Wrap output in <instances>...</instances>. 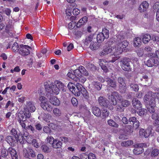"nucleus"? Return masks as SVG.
Here are the masks:
<instances>
[{
    "label": "nucleus",
    "mask_w": 159,
    "mask_h": 159,
    "mask_svg": "<svg viewBox=\"0 0 159 159\" xmlns=\"http://www.w3.org/2000/svg\"><path fill=\"white\" fill-rule=\"evenodd\" d=\"M109 101L105 98L100 96L98 98V102L99 105L102 107L108 108L110 110H113V105H116L117 104V101L116 98L119 100H120L122 96L117 92H111L110 95L108 96Z\"/></svg>",
    "instance_id": "1"
},
{
    "label": "nucleus",
    "mask_w": 159,
    "mask_h": 159,
    "mask_svg": "<svg viewBox=\"0 0 159 159\" xmlns=\"http://www.w3.org/2000/svg\"><path fill=\"white\" fill-rule=\"evenodd\" d=\"M82 33L80 31H76L75 32V35L77 38H79L81 37Z\"/></svg>",
    "instance_id": "55"
},
{
    "label": "nucleus",
    "mask_w": 159,
    "mask_h": 159,
    "mask_svg": "<svg viewBox=\"0 0 159 159\" xmlns=\"http://www.w3.org/2000/svg\"><path fill=\"white\" fill-rule=\"evenodd\" d=\"M107 123L110 126L118 128L119 126L112 119L108 120Z\"/></svg>",
    "instance_id": "39"
},
{
    "label": "nucleus",
    "mask_w": 159,
    "mask_h": 159,
    "mask_svg": "<svg viewBox=\"0 0 159 159\" xmlns=\"http://www.w3.org/2000/svg\"><path fill=\"white\" fill-rule=\"evenodd\" d=\"M109 112L106 110H104L102 112V119H103L108 116Z\"/></svg>",
    "instance_id": "50"
},
{
    "label": "nucleus",
    "mask_w": 159,
    "mask_h": 159,
    "mask_svg": "<svg viewBox=\"0 0 159 159\" xmlns=\"http://www.w3.org/2000/svg\"><path fill=\"white\" fill-rule=\"evenodd\" d=\"M54 114L56 116H59L61 114L60 110L57 108H55L53 110Z\"/></svg>",
    "instance_id": "51"
},
{
    "label": "nucleus",
    "mask_w": 159,
    "mask_h": 159,
    "mask_svg": "<svg viewBox=\"0 0 159 159\" xmlns=\"http://www.w3.org/2000/svg\"><path fill=\"white\" fill-rule=\"evenodd\" d=\"M16 139L15 138V137L11 136H7L6 139V140L7 142L10 145H12V144H14V143L15 142Z\"/></svg>",
    "instance_id": "31"
},
{
    "label": "nucleus",
    "mask_w": 159,
    "mask_h": 159,
    "mask_svg": "<svg viewBox=\"0 0 159 159\" xmlns=\"http://www.w3.org/2000/svg\"><path fill=\"white\" fill-rule=\"evenodd\" d=\"M20 49V46H19L17 42H15L12 45L11 48L12 51L13 52H18Z\"/></svg>",
    "instance_id": "33"
},
{
    "label": "nucleus",
    "mask_w": 159,
    "mask_h": 159,
    "mask_svg": "<svg viewBox=\"0 0 159 159\" xmlns=\"http://www.w3.org/2000/svg\"><path fill=\"white\" fill-rule=\"evenodd\" d=\"M142 43L141 39L140 38H135L134 40V47H139Z\"/></svg>",
    "instance_id": "35"
},
{
    "label": "nucleus",
    "mask_w": 159,
    "mask_h": 159,
    "mask_svg": "<svg viewBox=\"0 0 159 159\" xmlns=\"http://www.w3.org/2000/svg\"><path fill=\"white\" fill-rule=\"evenodd\" d=\"M150 58L146 62V65L148 66L151 67L153 66L154 65L156 66H157L159 64V61L157 59H156L154 57L152 56H149V53L147 55Z\"/></svg>",
    "instance_id": "9"
},
{
    "label": "nucleus",
    "mask_w": 159,
    "mask_h": 159,
    "mask_svg": "<svg viewBox=\"0 0 159 159\" xmlns=\"http://www.w3.org/2000/svg\"><path fill=\"white\" fill-rule=\"evenodd\" d=\"M118 81L119 84L120 92L121 93H124L126 91V87L125 79L121 77L118 78Z\"/></svg>",
    "instance_id": "8"
},
{
    "label": "nucleus",
    "mask_w": 159,
    "mask_h": 159,
    "mask_svg": "<svg viewBox=\"0 0 159 159\" xmlns=\"http://www.w3.org/2000/svg\"><path fill=\"white\" fill-rule=\"evenodd\" d=\"M130 59L128 58L124 57L120 61L121 66L124 70L129 71L131 70V66L130 65Z\"/></svg>",
    "instance_id": "6"
},
{
    "label": "nucleus",
    "mask_w": 159,
    "mask_h": 159,
    "mask_svg": "<svg viewBox=\"0 0 159 159\" xmlns=\"http://www.w3.org/2000/svg\"><path fill=\"white\" fill-rule=\"evenodd\" d=\"M51 85V86H49L48 88L46 89V91L50 94H58L59 92V89L55 85Z\"/></svg>",
    "instance_id": "11"
},
{
    "label": "nucleus",
    "mask_w": 159,
    "mask_h": 159,
    "mask_svg": "<svg viewBox=\"0 0 159 159\" xmlns=\"http://www.w3.org/2000/svg\"><path fill=\"white\" fill-rule=\"evenodd\" d=\"M98 45V44L97 43L93 42L91 43L89 46V48L92 50H95L97 49Z\"/></svg>",
    "instance_id": "42"
},
{
    "label": "nucleus",
    "mask_w": 159,
    "mask_h": 159,
    "mask_svg": "<svg viewBox=\"0 0 159 159\" xmlns=\"http://www.w3.org/2000/svg\"><path fill=\"white\" fill-rule=\"evenodd\" d=\"M132 105L137 110H140L142 107V104L137 99H134L132 101Z\"/></svg>",
    "instance_id": "16"
},
{
    "label": "nucleus",
    "mask_w": 159,
    "mask_h": 159,
    "mask_svg": "<svg viewBox=\"0 0 159 159\" xmlns=\"http://www.w3.org/2000/svg\"><path fill=\"white\" fill-rule=\"evenodd\" d=\"M108 62L105 60L101 59L99 62V64L101 68L104 71L107 73L108 71V69L107 66Z\"/></svg>",
    "instance_id": "15"
},
{
    "label": "nucleus",
    "mask_w": 159,
    "mask_h": 159,
    "mask_svg": "<svg viewBox=\"0 0 159 159\" xmlns=\"http://www.w3.org/2000/svg\"><path fill=\"white\" fill-rule=\"evenodd\" d=\"M74 73L77 76H79L80 73L86 76L88 75V71L85 68L82 66H79L78 69L75 70L74 71Z\"/></svg>",
    "instance_id": "10"
},
{
    "label": "nucleus",
    "mask_w": 159,
    "mask_h": 159,
    "mask_svg": "<svg viewBox=\"0 0 159 159\" xmlns=\"http://www.w3.org/2000/svg\"><path fill=\"white\" fill-rule=\"evenodd\" d=\"M159 154V150L156 149H154L153 150L151 153V155L152 157L157 156H158Z\"/></svg>",
    "instance_id": "48"
},
{
    "label": "nucleus",
    "mask_w": 159,
    "mask_h": 159,
    "mask_svg": "<svg viewBox=\"0 0 159 159\" xmlns=\"http://www.w3.org/2000/svg\"><path fill=\"white\" fill-rule=\"evenodd\" d=\"M1 152V155L2 157H6L8 156L9 153V148L7 150L4 148H2Z\"/></svg>",
    "instance_id": "34"
},
{
    "label": "nucleus",
    "mask_w": 159,
    "mask_h": 159,
    "mask_svg": "<svg viewBox=\"0 0 159 159\" xmlns=\"http://www.w3.org/2000/svg\"><path fill=\"white\" fill-rule=\"evenodd\" d=\"M149 106L148 108V111L151 113H153L155 111V107H156L155 101V98H153L151 99L149 103Z\"/></svg>",
    "instance_id": "12"
},
{
    "label": "nucleus",
    "mask_w": 159,
    "mask_h": 159,
    "mask_svg": "<svg viewBox=\"0 0 159 159\" xmlns=\"http://www.w3.org/2000/svg\"><path fill=\"white\" fill-rule=\"evenodd\" d=\"M151 132V130H140L139 134L141 137L147 138L149 136Z\"/></svg>",
    "instance_id": "18"
},
{
    "label": "nucleus",
    "mask_w": 159,
    "mask_h": 159,
    "mask_svg": "<svg viewBox=\"0 0 159 159\" xmlns=\"http://www.w3.org/2000/svg\"><path fill=\"white\" fill-rule=\"evenodd\" d=\"M81 93L85 99H88L89 98V96L88 92L83 85L81 89V92H80V94Z\"/></svg>",
    "instance_id": "32"
},
{
    "label": "nucleus",
    "mask_w": 159,
    "mask_h": 159,
    "mask_svg": "<svg viewBox=\"0 0 159 159\" xmlns=\"http://www.w3.org/2000/svg\"><path fill=\"white\" fill-rule=\"evenodd\" d=\"M31 48V47L28 45L21 44L20 45V49L18 53L23 57L28 56L30 53L29 49Z\"/></svg>",
    "instance_id": "7"
},
{
    "label": "nucleus",
    "mask_w": 159,
    "mask_h": 159,
    "mask_svg": "<svg viewBox=\"0 0 159 159\" xmlns=\"http://www.w3.org/2000/svg\"><path fill=\"white\" fill-rule=\"evenodd\" d=\"M134 153L135 155H139L142 153L144 152V149L143 147L139 145H137V147L134 149L133 150Z\"/></svg>",
    "instance_id": "21"
},
{
    "label": "nucleus",
    "mask_w": 159,
    "mask_h": 159,
    "mask_svg": "<svg viewBox=\"0 0 159 159\" xmlns=\"http://www.w3.org/2000/svg\"><path fill=\"white\" fill-rule=\"evenodd\" d=\"M139 125V122L138 120L135 121L130 125H128L127 128L129 129H137Z\"/></svg>",
    "instance_id": "27"
},
{
    "label": "nucleus",
    "mask_w": 159,
    "mask_h": 159,
    "mask_svg": "<svg viewBox=\"0 0 159 159\" xmlns=\"http://www.w3.org/2000/svg\"><path fill=\"white\" fill-rule=\"evenodd\" d=\"M150 76V73H148L143 75V78L145 80V81H147L149 79V76Z\"/></svg>",
    "instance_id": "60"
},
{
    "label": "nucleus",
    "mask_w": 159,
    "mask_h": 159,
    "mask_svg": "<svg viewBox=\"0 0 159 159\" xmlns=\"http://www.w3.org/2000/svg\"><path fill=\"white\" fill-rule=\"evenodd\" d=\"M133 142L132 140H127L121 143V145L122 146L127 147L129 146L132 145Z\"/></svg>",
    "instance_id": "38"
},
{
    "label": "nucleus",
    "mask_w": 159,
    "mask_h": 159,
    "mask_svg": "<svg viewBox=\"0 0 159 159\" xmlns=\"http://www.w3.org/2000/svg\"><path fill=\"white\" fill-rule=\"evenodd\" d=\"M137 121L136 118L135 117H130L129 119V121L131 125Z\"/></svg>",
    "instance_id": "59"
},
{
    "label": "nucleus",
    "mask_w": 159,
    "mask_h": 159,
    "mask_svg": "<svg viewBox=\"0 0 159 159\" xmlns=\"http://www.w3.org/2000/svg\"><path fill=\"white\" fill-rule=\"evenodd\" d=\"M149 56L154 57L156 59L158 58L159 60V51L157 50L155 51V53H149Z\"/></svg>",
    "instance_id": "44"
},
{
    "label": "nucleus",
    "mask_w": 159,
    "mask_h": 159,
    "mask_svg": "<svg viewBox=\"0 0 159 159\" xmlns=\"http://www.w3.org/2000/svg\"><path fill=\"white\" fill-rule=\"evenodd\" d=\"M105 39L106 37L104 36L103 33H100L97 35V40L98 43H100L103 41Z\"/></svg>",
    "instance_id": "37"
},
{
    "label": "nucleus",
    "mask_w": 159,
    "mask_h": 159,
    "mask_svg": "<svg viewBox=\"0 0 159 159\" xmlns=\"http://www.w3.org/2000/svg\"><path fill=\"white\" fill-rule=\"evenodd\" d=\"M41 148L43 151L45 152H48L50 151V149L49 147L45 144L42 146Z\"/></svg>",
    "instance_id": "47"
},
{
    "label": "nucleus",
    "mask_w": 159,
    "mask_h": 159,
    "mask_svg": "<svg viewBox=\"0 0 159 159\" xmlns=\"http://www.w3.org/2000/svg\"><path fill=\"white\" fill-rule=\"evenodd\" d=\"M55 85L59 89L63 90L64 86V84L58 80H56L54 82Z\"/></svg>",
    "instance_id": "36"
},
{
    "label": "nucleus",
    "mask_w": 159,
    "mask_h": 159,
    "mask_svg": "<svg viewBox=\"0 0 159 159\" xmlns=\"http://www.w3.org/2000/svg\"><path fill=\"white\" fill-rule=\"evenodd\" d=\"M101 33H103L104 36L106 37V39H108L109 37V30L106 28H103L102 31Z\"/></svg>",
    "instance_id": "43"
},
{
    "label": "nucleus",
    "mask_w": 159,
    "mask_h": 159,
    "mask_svg": "<svg viewBox=\"0 0 159 159\" xmlns=\"http://www.w3.org/2000/svg\"><path fill=\"white\" fill-rule=\"evenodd\" d=\"M88 18L86 16H84L81 18L76 24V26L77 27H80L82 25L86 23L88 21Z\"/></svg>",
    "instance_id": "26"
},
{
    "label": "nucleus",
    "mask_w": 159,
    "mask_h": 159,
    "mask_svg": "<svg viewBox=\"0 0 159 159\" xmlns=\"http://www.w3.org/2000/svg\"><path fill=\"white\" fill-rule=\"evenodd\" d=\"M26 110L31 112H34L35 109L34 104L31 102H28L26 106Z\"/></svg>",
    "instance_id": "23"
},
{
    "label": "nucleus",
    "mask_w": 159,
    "mask_h": 159,
    "mask_svg": "<svg viewBox=\"0 0 159 159\" xmlns=\"http://www.w3.org/2000/svg\"><path fill=\"white\" fill-rule=\"evenodd\" d=\"M131 88L133 90L137 92L139 90V86L135 84H131L130 85Z\"/></svg>",
    "instance_id": "46"
},
{
    "label": "nucleus",
    "mask_w": 159,
    "mask_h": 159,
    "mask_svg": "<svg viewBox=\"0 0 159 159\" xmlns=\"http://www.w3.org/2000/svg\"><path fill=\"white\" fill-rule=\"evenodd\" d=\"M150 35L148 34H144L143 36V42L145 44L147 43L151 39Z\"/></svg>",
    "instance_id": "30"
},
{
    "label": "nucleus",
    "mask_w": 159,
    "mask_h": 159,
    "mask_svg": "<svg viewBox=\"0 0 159 159\" xmlns=\"http://www.w3.org/2000/svg\"><path fill=\"white\" fill-rule=\"evenodd\" d=\"M14 30L13 25H12V22L11 20H8V24L6 25L5 30L13 31Z\"/></svg>",
    "instance_id": "29"
},
{
    "label": "nucleus",
    "mask_w": 159,
    "mask_h": 159,
    "mask_svg": "<svg viewBox=\"0 0 159 159\" xmlns=\"http://www.w3.org/2000/svg\"><path fill=\"white\" fill-rule=\"evenodd\" d=\"M48 126H47L48 127V129H55L56 125L52 123H49L48 124Z\"/></svg>",
    "instance_id": "54"
},
{
    "label": "nucleus",
    "mask_w": 159,
    "mask_h": 159,
    "mask_svg": "<svg viewBox=\"0 0 159 159\" xmlns=\"http://www.w3.org/2000/svg\"><path fill=\"white\" fill-rule=\"evenodd\" d=\"M50 102L53 105L58 106L60 104L59 99L56 97L53 96L50 98Z\"/></svg>",
    "instance_id": "25"
},
{
    "label": "nucleus",
    "mask_w": 159,
    "mask_h": 159,
    "mask_svg": "<svg viewBox=\"0 0 159 159\" xmlns=\"http://www.w3.org/2000/svg\"><path fill=\"white\" fill-rule=\"evenodd\" d=\"M25 112L23 111H20L16 114V119L19 122L22 127L26 129H34L33 127L31 125L30 123H29L26 121L27 118H29L30 116V111L25 109Z\"/></svg>",
    "instance_id": "2"
},
{
    "label": "nucleus",
    "mask_w": 159,
    "mask_h": 159,
    "mask_svg": "<svg viewBox=\"0 0 159 159\" xmlns=\"http://www.w3.org/2000/svg\"><path fill=\"white\" fill-rule=\"evenodd\" d=\"M92 112L94 115L97 116L99 117L101 115V111L100 109L96 107H93Z\"/></svg>",
    "instance_id": "28"
},
{
    "label": "nucleus",
    "mask_w": 159,
    "mask_h": 159,
    "mask_svg": "<svg viewBox=\"0 0 159 159\" xmlns=\"http://www.w3.org/2000/svg\"><path fill=\"white\" fill-rule=\"evenodd\" d=\"M39 99L41 102L40 106L45 111L49 112L52 110V107L47 98L44 96L39 97Z\"/></svg>",
    "instance_id": "5"
},
{
    "label": "nucleus",
    "mask_w": 159,
    "mask_h": 159,
    "mask_svg": "<svg viewBox=\"0 0 159 159\" xmlns=\"http://www.w3.org/2000/svg\"><path fill=\"white\" fill-rule=\"evenodd\" d=\"M76 86V89L74 84L71 82L69 83L67 85V87L70 90L75 96H78L80 95L82 85L79 83H77Z\"/></svg>",
    "instance_id": "3"
},
{
    "label": "nucleus",
    "mask_w": 159,
    "mask_h": 159,
    "mask_svg": "<svg viewBox=\"0 0 159 159\" xmlns=\"http://www.w3.org/2000/svg\"><path fill=\"white\" fill-rule=\"evenodd\" d=\"M92 83L95 86V87L98 90H100L101 89L102 85L100 83L93 81Z\"/></svg>",
    "instance_id": "45"
},
{
    "label": "nucleus",
    "mask_w": 159,
    "mask_h": 159,
    "mask_svg": "<svg viewBox=\"0 0 159 159\" xmlns=\"http://www.w3.org/2000/svg\"><path fill=\"white\" fill-rule=\"evenodd\" d=\"M139 110V111L138 112V114L140 116L143 115L146 111V110L144 108L142 109L141 108V109Z\"/></svg>",
    "instance_id": "53"
},
{
    "label": "nucleus",
    "mask_w": 159,
    "mask_h": 159,
    "mask_svg": "<svg viewBox=\"0 0 159 159\" xmlns=\"http://www.w3.org/2000/svg\"><path fill=\"white\" fill-rule=\"evenodd\" d=\"M9 153L12 159H18V155L16 150L11 147L9 148Z\"/></svg>",
    "instance_id": "14"
},
{
    "label": "nucleus",
    "mask_w": 159,
    "mask_h": 159,
    "mask_svg": "<svg viewBox=\"0 0 159 159\" xmlns=\"http://www.w3.org/2000/svg\"><path fill=\"white\" fill-rule=\"evenodd\" d=\"M5 32L7 33V34H8L10 37H13L14 36V30H13V31H8V30H5Z\"/></svg>",
    "instance_id": "63"
},
{
    "label": "nucleus",
    "mask_w": 159,
    "mask_h": 159,
    "mask_svg": "<svg viewBox=\"0 0 159 159\" xmlns=\"http://www.w3.org/2000/svg\"><path fill=\"white\" fill-rule=\"evenodd\" d=\"M116 111L122 112L124 111V108L121 105H117L115 107Z\"/></svg>",
    "instance_id": "49"
},
{
    "label": "nucleus",
    "mask_w": 159,
    "mask_h": 159,
    "mask_svg": "<svg viewBox=\"0 0 159 159\" xmlns=\"http://www.w3.org/2000/svg\"><path fill=\"white\" fill-rule=\"evenodd\" d=\"M24 156L26 158V159L30 158V152H29L27 150H24Z\"/></svg>",
    "instance_id": "61"
},
{
    "label": "nucleus",
    "mask_w": 159,
    "mask_h": 159,
    "mask_svg": "<svg viewBox=\"0 0 159 159\" xmlns=\"http://www.w3.org/2000/svg\"><path fill=\"white\" fill-rule=\"evenodd\" d=\"M149 5L147 1H144L140 5L139 10L141 12H144L148 9Z\"/></svg>",
    "instance_id": "13"
},
{
    "label": "nucleus",
    "mask_w": 159,
    "mask_h": 159,
    "mask_svg": "<svg viewBox=\"0 0 159 159\" xmlns=\"http://www.w3.org/2000/svg\"><path fill=\"white\" fill-rule=\"evenodd\" d=\"M86 79L83 76H79V80L78 83L81 84H84L86 81Z\"/></svg>",
    "instance_id": "52"
},
{
    "label": "nucleus",
    "mask_w": 159,
    "mask_h": 159,
    "mask_svg": "<svg viewBox=\"0 0 159 159\" xmlns=\"http://www.w3.org/2000/svg\"><path fill=\"white\" fill-rule=\"evenodd\" d=\"M32 143L34 147L36 148H38L39 146V144L37 142V141L35 139H33V140Z\"/></svg>",
    "instance_id": "56"
},
{
    "label": "nucleus",
    "mask_w": 159,
    "mask_h": 159,
    "mask_svg": "<svg viewBox=\"0 0 159 159\" xmlns=\"http://www.w3.org/2000/svg\"><path fill=\"white\" fill-rule=\"evenodd\" d=\"M128 42L126 41H123L117 44L116 47H115L116 52H114V55H119L122 52H126L127 51L126 48L128 46Z\"/></svg>",
    "instance_id": "4"
},
{
    "label": "nucleus",
    "mask_w": 159,
    "mask_h": 159,
    "mask_svg": "<svg viewBox=\"0 0 159 159\" xmlns=\"http://www.w3.org/2000/svg\"><path fill=\"white\" fill-rule=\"evenodd\" d=\"M105 81L107 82V85L110 87L113 88H115L116 87V82L108 77L105 79Z\"/></svg>",
    "instance_id": "17"
},
{
    "label": "nucleus",
    "mask_w": 159,
    "mask_h": 159,
    "mask_svg": "<svg viewBox=\"0 0 159 159\" xmlns=\"http://www.w3.org/2000/svg\"><path fill=\"white\" fill-rule=\"evenodd\" d=\"M154 98L152 97L151 95L149 94V93L146 94L144 98V102L146 103H148L149 102L150 100H151V99Z\"/></svg>",
    "instance_id": "40"
},
{
    "label": "nucleus",
    "mask_w": 159,
    "mask_h": 159,
    "mask_svg": "<svg viewBox=\"0 0 159 159\" xmlns=\"http://www.w3.org/2000/svg\"><path fill=\"white\" fill-rule=\"evenodd\" d=\"M11 133L16 139H18L20 137H22V134L19 130H11Z\"/></svg>",
    "instance_id": "24"
},
{
    "label": "nucleus",
    "mask_w": 159,
    "mask_h": 159,
    "mask_svg": "<svg viewBox=\"0 0 159 159\" xmlns=\"http://www.w3.org/2000/svg\"><path fill=\"white\" fill-rule=\"evenodd\" d=\"M71 102L72 104L74 106H76L78 105V101L77 99L75 98H72L71 99Z\"/></svg>",
    "instance_id": "57"
},
{
    "label": "nucleus",
    "mask_w": 159,
    "mask_h": 159,
    "mask_svg": "<svg viewBox=\"0 0 159 159\" xmlns=\"http://www.w3.org/2000/svg\"><path fill=\"white\" fill-rule=\"evenodd\" d=\"M88 155V159H95L96 157L94 154L90 153Z\"/></svg>",
    "instance_id": "64"
},
{
    "label": "nucleus",
    "mask_w": 159,
    "mask_h": 159,
    "mask_svg": "<svg viewBox=\"0 0 159 159\" xmlns=\"http://www.w3.org/2000/svg\"><path fill=\"white\" fill-rule=\"evenodd\" d=\"M128 130H120V132L122 134H120L119 138L120 139H128L129 131Z\"/></svg>",
    "instance_id": "20"
},
{
    "label": "nucleus",
    "mask_w": 159,
    "mask_h": 159,
    "mask_svg": "<svg viewBox=\"0 0 159 159\" xmlns=\"http://www.w3.org/2000/svg\"><path fill=\"white\" fill-rule=\"evenodd\" d=\"M113 48L111 46H108L104 49L100 53V55L101 56L105 55L111 53L113 50Z\"/></svg>",
    "instance_id": "19"
},
{
    "label": "nucleus",
    "mask_w": 159,
    "mask_h": 159,
    "mask_svg": "<svg viewBox=\"0 0 159 159\" xmlns=\"http://www.w3.org/2000/svg\"><path fill=\"white\" fill-rule=\"evenodd\" d=\"M62 143L58 139H55L53 141L52 143V147L55 148H61L62 146Z\"/></svg>",
    "instance_id": "22"
},
{
    "label": "nucleus",
    "mask_w": 159,
    "mask_h": 159,
    "mask_svg": "<svg viewBox=\"0 0 159 159\" xmlns=\"http://www.w3.org/2000/svg\"><path fill=\"white\" fill-rule=\"evenodd\" d=\"M121 105L123 107H127L130 105V102L129 101L125 99H122L120 101Z\"/></svg>",
    "instance_id": "41"
},
{
    "label": "nucleus",
    "mask_w": 159,
    "mask_h": 159,
    "mask_svg": "<svg viewBox=\"0 0 159 159\" xmlns=\"http://www.w3.org/2000/svg\"><path fill=\"white\" fill-rule=\"evenodd\" d=\"M35 126L36 129H42L43 126L40 124L39 122H37L36 123Z\"/></svg>",
    "instance_id": "62"
},
{
    "label": "nucleus",
    "mask_w": 159,
    "mask_h": 159,
    "mask_svg": "<svg viewBox=\"0 0 159 159\" xmlns=\"http://www.w3.org/2000/svg\"><path fill=\"white\" fill-rule=\"evenodd\" d=\"M80 12V11L78 8H75L72 11V13L74 15H78Z\"/></svg>",
    "instance_id": "58"
}]
</instances>
